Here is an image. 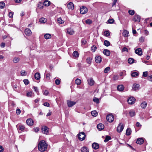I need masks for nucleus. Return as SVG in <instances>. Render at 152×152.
Returning a JSON list of instances; mask_svg holds the SVG:
<instances>
[{
    "mask_svg": "<svg viewBox=\"0 0 152 152\" xmlns=\"http://www.w3.org/2000/svg\"><path fill=\"white\" fill-rule=\"evenodd\" d=\"M147 105V103L145 102H144L141 104V107L143 108H145Z\"/></svg>",
    "mask_w": 152,
    "mask_h": 152,
    "instance_id": "obj_31",
    "label": "nucleus"
},
{
    "mask_svg": "<svg viewBox=\"0 0 152 152\" xmlns=\"http://www.w3.org/2000/svg\"><path fill=\"white\" fill-rule=\"evenodd\" d=\"M114 20L112 19H109L108 20V22L109 23H113L114 22Z\"/></svg>",
    "mask_w": 152,
    "mask_h": 152,
    "instance_id": "obj_55",
    "label": "nucleus"
},
{
    "mask_svg": "<svg viewBox=\"0 0 152 152\" xmlns=\"http://www.w3.org/2000/svg\"><path fill=\"white\" fill-rule=\"evenodd\" d=\"M58 23L62 24L64 23V21L61 18H59L58 19Z\"/></svg>",
    "mask_w": 152,
    "mask_h": 152,
    "instance_id": "obj_38",
    "label": "nucleus"
},
{
    "mask_svg": "<svg viewBox=\"0 0 152 152\" xmlns=\"http://www.w3.org/2000/svg\"><path fill=\"white\" fill-rule=\"evenodd\" d=\"M33 93L32 92H30L27 93L26 95L28 97H31L33 96Z\"/></svg>",
    "mask_w": 152,
    "mask_h": 152,
    "instance_id": "obj_48",
    "label": "nucleus"
},
{
    "mask_svg": "<svg viewBox=\"0 0 152 152\" xmlns=\"http://www.w3.org/2000/svg\"><path fill=\"white\" fill-rule=\"evenodd\" d=\"M13 12H10L9 13L8 15L10 18H12L13 17Z\"/></svg>",
    "mask_w": 152,
    "mask_h": 152,
    "instance_id": "obj_57",
    "label": "nucleus"
},
{
    "mask_svg": "<svg viewBox=\"0 0 152 152\" xmlns=\"http://www.w3.org/2000/svg\"><path fill=\"white\" fill-rule=\"evenodd\" d=\"M104 35L106 37H108L110 35V33L109 31H106L104 32Z\"/></svg>",
    "mask_w": 152,
    "mask_h": 152,
    "instance_id": "obj_44",
    "label": "nucleus"
},
{
    "mask_svg": "<svg viewBox=\"0 0 152 152\" xmlns=\"http://www.w3.org/2000/svg\"><path fill=\"white\" fill-rule=\"evenodd\" d=\"M34 130L35 132H37L39 131V129L38 127H34Z\"/></svg>",
    "mask_w": 152,
    "mask_h": 152,
    "instance_id": "obj_58",
    "label": "nucleus"
},
{
    "mask_svg": "<svg viewBox=\"0 0 152 152\" xmlns=\"http://www.w3.org/2000/svg\"><path fill=\"white\" fill-rule=\"evenodd\" d=\"M5 6V4L3 1L0 2V8L3 9Z\"/></svg>",
    "mask_w": 152,
    "mask_h": 152,
    "instance_id": "obj_32",
    "label": "nucleus"
},
{
    "mask_svg": "<svg viewBox=\"0 0 152 152\" xmlns=\"http://www.w3.org/2000/svg\"><path fill=\"white\" fill-rule=\"evenodd\" d=\"M49 94V92L47 90H45L43 94L45 95H47Z\"/></svg>",
    "mask_w": 152,
    "mask_h": 152,
    "instance_id": "obj_62",
    "label": "nucleus"
},
{
    "mask_svg": "<svg viewBox=\"0 0 152 152\" xmlns=\"http://www.w3.org/2000/svg\"><path fill=\"white\" fill-rule=\"evenodd\" d=\"M50 4V2L48 0H45L44 2V5L45 6H48Z\"/></svg>",
    "mask_w": 152,
    "mask_h": 152,
    "instance_id": "obj_27",
    "label": "nucleus"
},
{
    "mask_svg": "<svg viewBox=\"0 0 152 152\" xmlns=\"http://www.w3.org/2000/svg\"><path fill=\"white\" fill-rule=\"evenodd\" d=\"M104 44L106 46L108 47L110 45V43L107 40H105L104 42Z\"/></svg>",
    "mask_w": 152,
    "mask_h": 152,
    "instance_id": "obj_39",
    "label": "nucleus"
},
{
    "mask_svg": "<svg viewBox=\"0 0 152 152\" xmlns=\"http://www.w3.org/2000/svg\"><path fill=\"white\" fill-rule=\"evenodd\" d=\"M33 88V89H34V91L36 92L37 93L38 92V88L37 87L34 86Z\"/></svg>",
    "mask_w": 152,
    "mask_h": 152,
    "instance_id": "obj_59",
    "label": "nucleus"
},
{
    "mask_svg": "<svg viewBox=\"0 0 152 152\" xmlns=\"http://www.w3.org/2000/svg\"><path fill=\"white\" fill-rule=\"evenodd\" d=\"M97 128L99 130H101L104 128V126L103 124L100 123L98 124Z\"/></svg>",
    "mask_w": 152,
    "mask_h": 152,
    "instance_id": "obj_20",
    "label": "nucleus"
},
{
    "mask_svg": "<svg viewBox=\"0 0 152 152\" xmlns=\"http://www.w3.org/2000/svg\"><path fill=\"white\" fill-rule=\"evenodd\" d=\"M86 41L85 39H82L81 40V43L82 45H85L86 44Z\"/></svg>",
    "mask_w": 152,
    "mask_h": 152,
    "instance_id": "obj_52",
    "label": "nucleus"
},
{
    "mask_svg": "<svg viewBox=\"0 0 152 152\" xmlns=\"http://www.w3.org/2000/svg\"><path fill=\"white\" fill-rule=\"evenodd\" d=\"M92 147L93 149L95 150H97L99 148V144L96 142H94L92 144Z\"/></svg>",
    "mask_w": 152,
    "mask_h": 152,
    "instance_id": "obj_13",
    "label": "nucleus"
},
{
    "mask_svg": "<svg viewBox=\"0 0 152 152\" xmlns=\"http://www.w3.org/2000/svg\"><path fill=\"white\" fill-rule=\"evenodd\" d=\"M104 54L107 56H109L110 55V51L107 49H104L103 51Z\"/></svg>",
    "mask_w": 152,
    "mask_h": 152,
    "instance_id": "obj_28",
    "label": "nucleus"
},
{
    "mask_svg": "<svg viewBox=\"0 0 152 152\" xmlns=\"http://www.w3.org/2000/svg\"><path fill=\"white\" fill-rule=\"evenodd\" d=\"M80 11L81 14H84L87 12L88 9L86 7L82 6L80 8Z\"/></svg>",
    "mask_w": 152,
    "mask_h": 152,
    "instance_id": "obj_4",
    "label": "nucleus"
},
{
    "mask_svg": "<svg viewBox=\"0 0 152 152\" xmlns=\"http://www.w3.org/2000/svg\"><path fill=\"white\" fill-rule=\"evenodd\" d=\"M34 77L37 80H39L40 78V75L39 72L36 73L34 75Z\"/></svg>",
    "mask_w": 152,
    "mask_h": 152,
    "instance_id": "obj_24",
    "label": "nucleus"
},
{
    "mask_svg": "<svg viewBox=\"0 0 152 152\" xmlns=\"http://www.w3.org/2000/svg\"><path fill=\"white\" fill-rule=\"evenodd\" d=\"M93 101H94V102L97 103H99V99L96 98V97H94L93 99Z\"/></svg>",
    "mask_w": 152,
    "mask_h": 152,
    "instance_id": "obj_51",
    "label": "nucleus"
},
{
    "mask_svg": "<svg viewBox=\"0 0 152 152\" xmlns=\"http://www.w3.org/2000/svg\"><path fill=\"white\" fill-rule=\"evenodd\" d=\"M47 148V144L44 140L41 141L38 144V149L41 152L46 150Z\"/></svg>",
    "mask_w": 152,
    "mask_h": 152,
    "instance_id": "obj_1",
    "label": "nucleus"
},
{
    "mask_svg": "<svg viewBox=\"0 0 152 152\" xmlns=\"http://www.w3.org/2000/svg\"><path fill=\"white\" fill-rule=\"evenodd\" d=\"M91 114L92 116L94 117H96L98 113L96 110L92 111L91 112Z\"/></svg>",
    "mask_w": 152,
    "mask_h": 152,
    "instance_id": "obj_35",
    "label": "nucleus"
},
{
    "mask_svg": "<svg viewBox=\"0 0 152 152\" xmlns=\"http://www.w3.org/2000/svg\"><path fill=\"white\" fill-rule=\"evenodd\" d=\"M47 21V19L44 18H42L39 20V21L42 23H44Z\"/></svg>",
    "mask_w": 152,
    "mask_h": 152,
    "instance_id": "obj_36",
    "label": "nucleus"
},
{
    "mask_svg": "<svg viewBox=\"0 0 152 152\" xmlns=\"http://www.w3.org/2000/svg\"><path fill=\"white\" fill-rule=\"evenodd\" d=\"M23 82L26 85H28L29 83V81L27 79H25L23 80Z\"/></svg>",
    "mask_w": 152,
    "mask_h": 152,
    "instance_id": "obj_53",
    "label": "nucleus"
},
{
    "mask_svg": "<svg viewBox=\"0 0 152 152\" xmlns=\"http://www.w3.org/2000/svg\"><path fill=\"white\" fill-rule=\"evenodd\" d=\"M86 23L87 24H90L92 23V21L90 19H88L86 20Z\"/></svg>",
    "mask_w": 152,
    "mask_h": 152,
    "instance_id": "obj_49",
    "label": "nucleus"
},
{
    "mask_svg": "<svg viewBox=\"0 0 152 152\" xmlns=\"http://www.w3.org/2000/svg\"><path fill=\"white\" fill-rule=\"evenodd\" d=\"M17 129L20 131H22L25 130V128L24 125L21 124H18L16 125Z\"/></svg>",
    "mask_w": 152,
    "mask_h": 152,
    "instance_id": "obj_7",
    "label": "nucleus"
},
{
    "mask_svg": "<svg viewBox=\"0 0 152 152\" xmlns=\"http://www.w3.org/2000/svg\"><path fill=\"white\" fill-rule=\"evenodd\" d=\"M127 101L129 104H132L134 103L135 99L133 97H129L128 98Z\"/></svg>",
    "mask_w": 152,
    "mask_h": 152,
    "instance_id": "obj_6",
    "label": "nucleus"
},
{
    "mask_svg": "<svg viewBox=\"0 0 152 152\" xmlns=\"http://www.w3.org/2000/svg\"><path fill=\"white\" fill-rule=\"evenodd\" d=\"M132 132V131L130 129L127 128L126 131V134L127 135H129Z\"/></svg>",
    "mask_w": 152,
    "mask_h": 152,
    "instance_id": "obj_29",
    "label": "nucleus"
},
{
    "mask_svg": "<svg viewBox=\"0 0 152 152\" xmlns=\"http://www.w3.org/2000/svg\"><path fill=\"white\" fill-rule=\"evenodd\" d=\"M144 39H145V38H144V37H141L139 39L140 41L141 42H144Z\"/></svg>",
    "mask_w": 152,
    "mask_h": 152,
    "instance_id": "obj_56",
    "label": "nucleus"
},
{
    "mask_svg": "<svg viewBox=\"0 0 152 152\" xmlns=\"http://www.w3.org/2000/svg\"><path fill=\"white\" fill-rule=\"evenodd\" d=\"M106 118L107 120L109 122H112L114 120V116L111 114L107 115Z\"/></svg>",
    "mask_w": 152,
    "mask_h": 152,
    "instance_id": "obj_3",
    "label": "nucleus"
},
{
    "mask_svg": "<svg viewBox=\"0 0 152 152\" xmlns=\"http://www.w3.org/2000/svg\"><path fill=\"white\" fill-rule=\"evenodd\" d=\"M124 88V87L122 85H119L117 87V90L120 91H123Z\"/></svg>",
    "mask_w": 152,
    "mask_h": 152,
    "instance_id": "obj_25",
    "label": "nucleus"
},
{
    "mask_svg": "<svg viewBox=\"0 0 152 152\" xmlns=\"http://www.w3.org/2000/svg\"><path fill=\"white\" fill-rule=\"evenodd\" d=\"M129 34V32L126 30H124L123 32V35L125 37H127L128 36V34Z\"/></svg>",
    "mask_w": 152,
    "mask_h": 152,
    "instance_id": "obj_37",
    "label": "nucleus"
},
{
    "mask_svg": "<svg viewBox=\"0 0 152 152\" xmlns=\"http://www.w3.org/2000/svg\"><path fill=\"white\" fill-rule=\"evenodd\" d=\"M144 142V140L142 138H140L137 139L136 143L137 144H142Z\"/></svg>",
    "mask_w": 152,
    "mask_h": 152,
    "instance_id": "obj_18",
    "label": "nucleus"
},
{
    "mask_svg": "<svg viewBox=\"0 0 152 152\" xmlns=\"http://www.w3.org/2000/svg\"><path fill=\"white\" fill-rule=\"evenodd\" d=\"M67 105L69 107H71L75 105L76 102L74 101H72L69 100H67Z\"/></svg>",
    "mask_w": 152,
    "mask_h": 152,
    "instance_id": "obj_9",
    "label": "nucleus"
},
{
    "mask_svg": "<svg viewBox=\"0 0 152 152\" xmlns=\"http://www.w3.org/2000/svg\"><path fill=\"white\" fill-rule=\"evenodd\" d=\"M134 60L132 58H129L128 59V61L129 63V64H132L134 63Z\"/></svg>",
    "mask_w": 152,
    "mask_h": 152,
    "instance_id": "obj_33",
    "label": "nucleus"
},
{
    "mask_svg": "<svg viewBox=\"0 0 152 152\" xmlns=\"http://www.w3.org/2000/svg\"><path fill=\"white\" fill-rule=\"evenodd\" d=\"M21 75L22 76H25L27 75V73L25 70H22L20 73Z\"/></svg>",
    "mask_w": 152,
    "mask_h": 152,
    "instance_id": "obj_43",
    "label": "nucleus"
},
{
    "mask_svg": "<svg viewBox=\"0 0 152 152\" xmlns=\"http://www.w3.org/2000/svg\"><path fill=\"white\" fill-rule=\"evenodd\" d=\"M73 56L75 57H77L79 56L78 53L76 51H74L73 53Z\"/></svg>",
    "mask_w": 152,
    "mask_h": 152,
    "instance_id": "obj_34",
    "label": "nucleus"
},
{
    "mask_svg": "<svg viewBox=\"0 0 152 152\" xmlns=\"http://www.w3.org/2000/svg\"><path fill=\"white\" fill-rule=\"evenodd\" d=\"M148 75V72L147 71L144 72L143 73L142 76L144 77H147Z\"/></svg>",
    "mask_w": 152,
    "mask_h": 152,
    "instance_id": "obj_54",
    "label": "nucleus"
},
{
    "mask_svg": "<svg viewBox=\"0 0 152 152\" xmlns=\"http://www.w3.org/2000/svg\"><path fill=\"white\" fill-rule=\"evenodd\" d=\"M67 33L70 35H73L75 34V31L73 29L68 28L66 29Z\"/></svg>",
    "mask_w": 152,
    "mask_h": 152,
    "instance_id": "obj_12",
    "label": "nucleus"
},
{
    "mask_svg": "<svg viewBox=\"0 0 152 152\" xmlns=\"http://www.w3.org/2000/svg\"><path fill=\"white\" fill-rule=\"evenodd\" d=\"M110 70V67H107L104 69V72L105 73H107Z\"/></svg>",
    "mask_w": 152,
    "mask_h": 152,
    "instance_id": "obj_47",
    "label": "nucleus"
},
{
    "mask_svg": "<svg viewBox=\"0 0 152 152\" xmlns=\"http://www.w3.org/2000/svg\"><path fill=\"white\" fill-rule=\"evenodd\" d=\"M139 74L137 72H134L131 73V76L132 77H135L138 75Z\"/></svg>",
    "mask_w": 152,
    "mask_h": 152,
    "instance_id": "obj_42",
    "label": "nucleus"
},
{
    "mask_svg": "<svg viewBox=\"0 0 152 152\" xmlns=\"http://www.w3.org/2000/svg\"><path fill=\"white\" fill-rule=\"evenodd\" d=\"M113 79L114 80H117L118 79V76L115 75L113 77Z\"/></svg>",
    "mask_w": 152,
    "mask_h": 152,
    "instance_id": "obj_61",
    "label": "nucleus"
},
{
    "mask_svg": "<svg viewBox=\"0 0 152 152\" xmlns=\"http://www.w3.org/2000/svg\"><path fill=\"white\" fill-rule=\"evenodd\" d=\"M140 85L138 84H134L132 87V89L136 91L139 89Z\"/></svg>",
    "mask_w": 152,
    "mask_h": 152,
    "instance_id": "obj_22",
    "label": "nucleus"
},
{
    "mask_svg": "<svg viewBox=\"0 0 152 152\" xmlns=\"http://www.w3.org/2000/svg\"><path fill=\"white\" fill-rule=\"evenodd\" d=\"M20 59L19 57H15L13 59V61L14 63H17L19 61Z\"/></svg>",
    "mask_w": 152,
    "mask_h": 152,
    "instance_id": "obj_26",
    "label": "nucleus"
},
{
    "mask_svg": "<svg viewBox=\"0 0 152 152\" xmlns=\"http://www.w3.org/2000/svg\"><path fill=\"white\" fill-rule=\"evenodd\" d=\"M78 137L80 140L83 141L84 140L86 137L85 133L83 132H80L78 134Z\"/></svg>",
    "mask_w": 152,
    "mask_h": 152,
    "instance_id": "obj_2",
    "label": "nucleus"
},
{
    "mask_svg": "<svg viewBox=\"0 0 152 152\" xmlns=\"http://www.w3.org/2000/svg\"><path fill=\"white\" fill-rule=\"evenodd\" d=\"M45 38L46 39H50L51 37V36L49 34H46L44 35Z\"/></svg>",
    "mask_w": 152,
    "mask_h": 152,
    "instance_id": "obj_30",
    "label": "nucleus"
},
{
    "mask_svg": "<svg viewBox=\"0 0 152 152\" xmlns=\"http://www.w3.org/2000/svg\"><path fill=\"white\" fill-rule=\"evenodd\" d=\"M21 111L20 109H18L16 110V113L17 114L19 115Z\"/></svg>",
    "mask_w": 152,
    "mask_h": 152,
    "instance_id": "obj_60",
    "label": "nucleus"
},
{
    "mask_svg": "<svg viewBox=\"0 0 152 152\" xmlns=\"http://www.w3.org/2000/svg\"><path fill=\"white\" fill-rule=\"evenodd\" d=\"M25 33L26 35L28 36H30L32 34L31 30L28 28L25 29Z\"/></svg>",
    "mask_w": 152,
    "mask_h": 152,
    "instance_id": "obj_16",
    "label": "nucleus"
},
{
    "mask_svg": "<svg viewBox=\"0 0 152 152\" xmlns=\"http://www.w3.org/2000/svg\"><path fill=\"white\" fill-rule=\"evenodd\" d=\"M87 81L88 84L91 86H92L94 84V81L92 79L90 78Z\"/></svg>",
    "mask_w": 152,
    "mask_h": 152,
    "instance_id": "obj_23",
    "label": "nucleus"
},
{
    "mask_svg": "<svg viewBox=\"0 0 152 152\" xmlns=\"http://www.w3.org/2000/svg\"><path fill=\"white\" fill-rule=\"evenodd\" d=\"M81 151L82 152H89L88 148L86 146L82 147L81 148Z\"/></svg>",
    "mask_w": 152,
    "mask_h": 152,
    "instance_id": "obj_21",
    "label": "nucleus"
},
{
    "mask_svg": "<svg viewBox=\"0 0 152 152\" xmlns=\"http://www.w3.org/2000/svg\"><path fill=\"white\" fill-rule=\"evenodd\" d=\"M41 130L42 132L45 134H47L48 132V128L46 126H43L41 128Z\"/></svg>",
    "mask_w": 152,
    "mask_h": 152,
    "instance_id": "obj_8",
    "label": "nucleus"
},
{
    "mask_svg": "<svg viewBox=\"0 0 152 152\" xmlns=\"http://www.w3.org/2000/svg\"><path fill=\"white\" fill-rule=\"evenodd\" d=\"M128 12L130 15H132L134 14V10H129Z\"/></svg>",
    "mask_w": 152,
    "mask_h": 152,
    "instance_id": "obj_46",
    "label": "nucleus"
},
{
    "mask_svg": "<svg viewBox=\"0 0 152 152\" xmlns=\"http://www.w3.org/2000/svg\"><path fill=\"white\" fill-rule=\"evenodd\" d=\"M75 83L77 85H80V84L81 83V80L78 78L77 79L75 80Z\"/></svg>",
    "mask_w": 152,
    "mask_h": 152,
    "instance_id": "obj_40",
    "label": "nucleus"
},
{
    "mask_svg": "<svg viewBox=\"0 0 152 152\" xmlns=\"http://www.w3.org/2000/svg\"><path fill=\"white\" fill-rule=\"evenodd\" d=\"M148 80L151 81H152V75H151V76H149L148 77Z\"/></svg>",
    "mask_w": 152,
    "mask_h": 152,
    "instance_id": "obj_64",
    "label": "nucleus"
},
{
    "mask_svg": "<svg viewBox=\"0 0 152 152\" xmlns=\"http://www.w3.org/2000/svg\"><path fill=\"white\" fill-rule=\"evenodd\" d=\"M129 114L131 117H132L135 115L136 113L134 110H130L129 112Z\"/></svg>",
    "mask_w": 152,
    "mask_h": 152,
    "instance_id": "obj_19",
    "label": "nucleus"
},
{
    "mask_svg": "<svg viewBox=\"0 0 152 152\" xmlns=\"http://www.w3.org/2000/svg\"><path fill=\"white\" fill-rule=\"evenodd\" d=\"M27 124L29 126H32L34 124V121L31 118H29L26 121Z\"/></svg>",
    "mask_w": 152,
    "mask_h": 152,
    "instance_id": "obj_14",
    "label": "nucleus"
},
{
    "mask_svg": "<svg viewBox=\"0 0 152 152\" xmlns=\"http://www.w3.org/2000/svg\"><path fill=\"white\" fill-rule=\"evenodd\" d=\"M60 80L59 79H56L55 81V83L57 85H58L60 83Z\"/></svg>",
    "mask_w": 152,
    "mask_h": 152,
    "instance_id": "obj_50",
    "label": "nucleus"
},
{
    "mask_svg": "<svg viewBox=\"0 0 152 152\" xmlns=\"http://www.w3.org/2000/svg\"><path fill=\"white\" fill-rule=\"evenodd\" d=\"M67 7L69 9L71 10H72L74 9V4L72 2H70L67 4Z\"/></svg>",
    "mask_w": 152,
    "mask_h": 152,
    "instance_id": "obj_15",
    "label": "nucleus"
},
{
    "mask_svg": "<svg viewBox=\"0 0 152 152\" xmlns=\"http://www.w3.org/2000/svg\"><path fill=\"white\" fill-rule=\"evenodd\" d=\"M95 61L97 63H99L102 61V58L99 56H96L95 57Z\"/></svg>",
    "mask_w": 152,
    "mask_h": 152,
    "instance_id": "obj_17",
    "label": "nucleus"
},
{
    "mask_svg": "<svg viewBox=\"0 0 152 152\" xmlns=\"http://www.w3.org/2000/svg\"><path fill=\"white\" fill-rule=\"evenodd\" d=\"M111 139L110 137L109 136H107L104 140V142H107Z\"/></svg>",
    "mask_w": 152,
    "mask_h": 152,
    "instance_id": "obj_41",
    "label": "nucleus"
},
{
    "mask_svg": "<svg viewBox=\"0 0 152 152\" xmlns=\"http://www.w3.org/2000/svg\"><path fill=\"white\" fill-rule=\"evenodd\" d=\"M140 16L137 15H135L133 17V20L134 22L140 21Z\"/></svg>",
    "mask_w": 152,
    "mask_h": 152,
    "instance_id": "obj_10",
    "label": "nucleus"
},
{
    "mask_svg": "<svg viewBox=\"0 0 152 152\" xmlns=\"http://www.w3.org/2000/svg\"><path fill=\"white\" fill-rule=\"evenodd\" d=\"M46 78L48 79H49L50 78V74H47L46 75Z\"/></svg>",
    "mask_w": 152,
    "mask_h": 152,
    "instance_id": "obj_63",
    "label": "nucleus"
},
{
    "mask_svg": "<svg viewBox=\"0 0 152 152\" xmlns=\"http://www.w3.org/2000/svg\"><path fill=\"white\" fill-rule=\"evenodd\" d=\"M124 128V126H123V124L121 123L118 124L117 127V131L118 132H121L122 131Z\"/></svg>",
    "mask_w": 152,
    "mask_h": 152,
    "instance_id": "obj_5",
    "label": "nucleus"
},
{
    "mask_svg": "<svg viewBox=\"0 0 152 152\" xmlns=\"http://www.w3.org/2000/svg\"><path fill=\"white\" fill-rule=\"evenodd\" d=\"M135 53L139 56L142 55V52L141 48H137L135 51Z\"/></svg>",
    "mask_w": 152,
    "mask_h": 152,
    "instance_id": "obj_11",
    "label": "nucleus"
},
{
    "mask_svg": "<svg viewBox=\"0 0 152 152\" xmlns=\"http://www.w3.org/2000/svg\"><path fill=\"white\" fill-rule=\"evenodd\" d=\"M91 58L90 57H88L86 59V61L87 63L88 64H90L91 62Z\"/></svg>",
    "mask_w": 152,
    "mask_h": 152,
    "instance_id": "obj_45",
    "label": "nucleus"
}]
</instances>
